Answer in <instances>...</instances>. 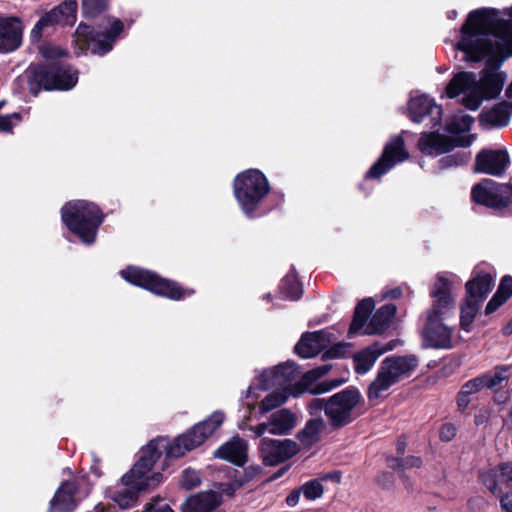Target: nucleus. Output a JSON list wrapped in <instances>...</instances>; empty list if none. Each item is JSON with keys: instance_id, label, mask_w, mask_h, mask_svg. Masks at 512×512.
<instances>
[{"instance_id": "nucleus-5", "label": "nucleus", "mask_w": 512, "mask_h": 512, "mask_svg": "<svg viewBox=\"0 0 512 512\" xmlns=\"http://www.w3.org/2000/svg\"><path fill=\"white\" fill-rule=\"evenodd\" d=\"M63 223L86 245L95 242L98 228L103 222L99 207L86 200L68 202L61 210Z\"/></svg>"}, {"instance_id": "nucleus-54", "label": "nucleus", "mask_w": 512, "mask_h": 512, "mask_svg": "<svg viewBox=\"0 0 512 512\" xmlns=\"http://www.w3.org/2000/svg\"><path fill=\"white\" fill-rule=\"evenodd\" d=\"M406 445H407L406 438L405 437L399 438V440L397 441V451H398L399 454L402 455L404 453Z\"/></svg>"}, {"instance_id": "nucleus-13", "label": "nucleus", "mask_w": 512, "mask_h": 512, "mask_svg": "<svg viewBox=\"0 0 512 512\" xmlns=\"http://www.w3.org/2000/svg\"><path fill=\"white\" fill-rule=\"evenodd\" d=\"M200 446V440H196L192 431L179 436L170 442L167 438H157L148 443L142 450L140 457H146L149 470L152 471L156 461L165 452L166 459L182 457L186 452Z\"/></svg>"}, {"instance_id": "nucleus-50", "label": "nucleus", "mask_w": 512, "mask_h": 512, "mask_svg": "<svg viewBox=\"0 0 512 512\" xmlns=\"http://www.w3.org/2000/svg\"><path fill=\"white\" fill-rule=\"evenodd\" d=\"M470 401V396L466 395L462 390H460L457 396V405L459 410L464 411L469 405Z\"/></svg>"}, {"instance_id": "nucleus-24", "label": "nucleus", "mask_w": 512, "mask_h": 512, "mask_svg": "<svg viewBox=\"0 0 512 512\" xmlns=\"http://www.w3.org/2000/svg\"><path fill=\"white\" fill-rule=\"evenodd\" d=\"M398 341L392 340L387 344L375 342L372 345L357 352L353 356L354 369L358 374H366L375 364L376 360L384 353L393 350Z\"/></svg>"}, {"instance_id": "nucleus-21", "label": "nucleus", "mask_w": 512, "mask_h": 512, "mask_svg": "<svg viewBox=\"0 0 512 512\" xmlns=\"http://www.w3.org/2000/svg\"><path fill=\"white\" fill-rule=\"evenodd\" d=\"M510 164L506 150L485 149L479 152L475 160V171L493 176H501Z\"/></svg>"}, {"instance_id": "nucleus-25", "label": "nucleus", "mask_w": 512, "mask_h": 512, "mask_svg": "<svg viewBox=\"0 0 512 512\" xmlns=\"http://www.w3.org/2000/svg\"><path fill=\"white\" fill-rule=\"evenodd\" d=\"M481 480L493 495H500L501 485L512 486V462L501 463L496 468L482 473Z\"/></svg>"}, {"instance_id": "nucleus-2", "label": "nucleus", "mask_w": 512, "mask_h": 512, "mask_svg": "<svg viewBox=\"0 0 512 512\" xmlns=\"http://www.w3.org/2000/svg\"><path fill=\"white\" fill-rule=\"evenodd\" d=\"M461 279L454 273L442 272L430 290L432 307L427 312L426 325L423 329V340L426 346L437 349L452 347L453 330L444 325L442 320L454 309V285H460Z\"/></svg>"}, {"instance_id": "nucleus-18", "label": "nucleus", "mask_w": 512, "mask_h": 512, "mask_svg": "<svg viewBox=\"0 0 512 512\" xmlns=\"http://www.w3.org/2000/svg\"><path fill=\"white\" fill-rule=\"evenodd\" d=\"M475 140V135L468 134L452 139L438 132H423L418 141L419 150L429 156H437L449 152L456 146L469 147Z\"/></svg>"}, {"instance_id": "nucleus-56", "label": "nucleus", "mask_w": 512, "mask_h": 512, "mask_svg": "<svg viewBox=\"0 0 512 512\" xmlns=\"http://www.w3.org/2000/svg\"><path fill=\"white\" fill-rule=\"evenodd\" d=\"M256 389H257L256 387L250 386V387L248 388V391H247V397H248V398H249V397L258 398V395H256V394H255V390H256Z\"/></svg>"}, {"instance_id": "nucleus-53", "label": "nucleus", "mask_w": 512, "mask_h": 512, "mask_svg": "<svg viewBox=\"0 0 512 512\" xmlns=\"http://www.w3.org/2000/svg\"><path fill=\"white\" fill-rule=\"evenodd\" d=\"M402 291L400 287L386 290L383 294V298L397 299L401 296Z\"/></svg>"}, {"instance_id": "nucleus-29", "label": "nucleus", "mask_w": 512, "mask_h": 512, "mask_svg": "<svg viewBox=\"0 0 512 512\" xmlns=\"http://www.w3.org/2000/svg\"><path fill=\"white\" fill-rule=\"evenodd\" d=\"M214 455L217 458L242 466L247 458V443L239 437H234L219 447Z\"/></svg>"}, {"instance_id": "nucleus-35", "label": "nucleus", "mask_w": 512, "mask_h": 512, "mask_svg": "<svg viewBox=\"0 0 512 512\" xmlns=\"http://www.w3.org/2000/svg\"><path fill=\"white\" fill-rule=\"evenodd\" d=\"M325 428V422L321 418H315L307 422L305 427L298 433L299 441L305 446L310 447L319 440L320 433Z\"/></svg>"}, {"instance_id": "nucleus-17", "label": "nucleus", "mask_w": 512, "mask_h": 512, "mask_svg": "<svg viewBox=\"0 0 512 512\" xmlns=\"http://www.w3.org/2000/svg\"><path fill=\"white\" fill-rule=\"evenodd\" d=\"M408 115L414 123H424L431 128L441 125L443 109L425 94L412 95L408 102Z\"/></svg>"}, {"instance_id": "nucleus-3", "label": "nucleus", "mask_w": 512, "mask_h": 512, "mask_svg": "<svg viewBox=\"0 0 512 512\" xmlns=\"http://www.w3.org/2000/svg\"><path fill=\"white\" fill-rule=\"evenodd\" d=\"M330 370L331 365H321L306 372L295 385H292V382L299 377L300 371L294 362L288 361L273 368L265 369L258 376V388L268 390L277 386L281 389H286L294 397H298L304 392H309L313 395L323 394L343 383L342 380L338 379L315 383Z\"/></svg>"}, {"instance_id": "nucleus-42", "label": "nucleus", "mask_w": 512, "mask_h": 512, "mask_svg": "<svg viewBox=\"0 0 512 512\" xmlns=\"http://www.w3.org/2000/svg\"><path fill=\"white\" fill-rule=\"evenodd\" d=\"M301 491L307 500H315L322 496L323 486L318 480H311L306 482Z\"/></svg>"}, {"instance_id": "nucleus-49", "label": "nucleus", "mask_w": 512, "mask_h": 512, "mask_svg": "<svg viewBox=\"0 0 512 512\" xmlns=\"http://www.w3.org/2000/svg\"><path fill=\"white\" fill-rule=\"evenodd\" d=\"M326 400L327 399H319V398L313 399L309 403V406H308L310 411H311V413H315V412H318V411H321V410L325 411Z\"/></svg>"}, {"instance_id": "nucleus-40", "label": "nucleus", "mask_w": 512, "mask_h": 512, "mask_svg": "<svg viewBox=\"0 0 512 512\" xmlns=\"http://www.w3.org/2000/svg\"><path fill=\"white\" fill-rule=\"evenodd\" d=\"M108 0H82L83 13L87 18H94L107 9Z\"/></svg>"}, {"instance_id": "nucleus-55", "label": "nucleus", "mask_w": 512, "mask_h": 512, "mask_svg": "<svg viewBox=\"0 0 512 512\" xmlns=\"http://www.w3.org/2000/svg\"><path fill=\"white\" fill-rule=\"evenodd\" d=\"M505 96H506L507 100L503 101V102L507 103V104H512V81L510 82V84L506 88Z\"/></svg>"}, {"instance_id": "nucleus-8", "label": "nucleus", "mask_w": 512, "mask_h": 512, "mask_svg": "<svg viewBox=\"0 0 512 512\" xmlns=\"http://www.w3.org/2000/svg\"><path fill=\"white\" fill-rule=\"evenodd\" d=\"M29 88L35 95L40 88L70 90L78 82V71L57 61L30 66L27 71Z\"/></svg>"}, {"instance_id": "nucleus-51", "label": "nucleus", "mask_w": 512, "mask_h": 512, "mask_svg": "<svg viewBox=\"0 0 512 512\" xmlns=\"http://www.w3.org/2000/svg\"><path fill=\"white\" fill-rule=\"evenodd\" d=\"M250 430L255 433L256 437H260L266 432L270 433V423L269 421L266 423H261L257 426L251 427Z\"/></svg>"}, {"instance_id": "nucleus-38", "label": "nucleus", "mask_w": 512, "mask_h": 512, "mask_svg": "<svg viewBox=\"0 0 512 512\" xmlns=\"http://www.w3.org/2000/svg\"><path fill=\"white\" fill-rule=\"evenodd\" d=\"M508 366H498L493 371L481 376L485 387L495 389L508 378Z\"/></svg>"}, {"instance_id": "nucleus-19", "label": "nucleus", "mask_w": 512, "mask_h": 512, "mask_svg": "<svg viewBox=\"0 0 512 512\" xmlns=\"http://www.w3.org/2000/svg\"><path fill=\"white\" fill-rule=\"evenodd\" d=\"M77 11L76 0H65L59 6L43 15L35 24L31 31L33 41H39L43 32L57 24L72 25L75 21Z\"/></svg>"}, {"instance_id": "nucleus-7", "label": "nucleus", "mask_w": 512, "mask_h": 512, "mask_svg": "<svg viewBox=\"0 0 512 512\" xmlns=\"http://www.w3.org/2000/svg\"><path fill=\"white\" fill-rule=\"evenodd\" d=\"M233 189L243 213L248 218H255L260 204L270 191V185L261 171L248 169L235 177Z\"/></svg>"}, {"instance_id": "nucleus-9", "label": "nucleus", "mask_w": 512, "mask_h": 512, "mask_svg": "<svg viewBox=\"0 0 512 512\" xmlns=\"http://www.w3.org/2000/svg\"><path fill=\"white\" fill-rule=\"evenodd\" d=\"M418 364L415 355L386 357L380 363L375 380L368 387L369 400L380 398L390 387L410 377Z\"/></svg>"}, {"instance_id": "nucleus-11", "label": "nucleus", "mask_w": 512, "mask_h": 512, "mask_svg": "<svg viewBox=\"0 0 512 512\" xmlns=\"http://www.w3.org/2000/svg\"><path fill=\"white\" fill-rule=\"evenodd\" d=\"M375 304L372 298L363 299L355 308L354 317L349 328L350 334L373 335L383 333L389 326L390 320L396 313L394 304H387L379 308L367 323L368 316Z\"/></svg>"}, {"instance_id": "nucleus-27", "label": "nucleus", "mask_w": 512, "mask_h": 512, "mask_svg": "<svg viewBox=\"0 0 512 512\" xmlns=\"http://www.w3.org/2000/svg\"><path fill=\"white\" fill-rule=\"evenodd\" d=\"M512 115V104L501 102L491 109L483 110L479 115V122L485 128H498L506 126Z\"/></svg>"}, {"instance_id": "nucleus-32", "label": "nucleus", "mask_w": 512, "mask_h": 512, "mask_svg": "<svg viewBox=\"0 0 512 512\" xmlns=\"http://www.w3.org/2000/svg\"><path fill=\"white\" fill-rule=\"evenodd\" d=\"M270 434L285 435L288 434L296 425V417L287 409H281L274 412L270 418Z\"/></svg>"}, {"instance_id": "nucleus-23", "label": "nucleus", "mask_w": 512, "mask_h": 512, "mask_svg": "<svg viewBox=\"0 0 512 512\" xmlns=\"http://www.w3.org/2000/svg\"><path fill=\"white\" fill-rule=\"evenodd\" d=\"M332 343L331 333L325 330L307 332L295 346V352L301 358H312Z\"/></svg>"}, {"instance_id": "nucleus-52", "label": "nucleus", "mask_w": 512, "mask_h": 512, "mask_svg": "<svg viewBox=\"0 0 512 512\" xmlns=\"http://www.w3.org/2000/svg\"><path fill=\"white\" fill-rule=\"evenodd\" d=\"M301 493V489L292 491L286 498L287 505L291 507L296 506L299 503Z\"/></svg>"}, {"instance_id": "nucleus-15", "label": "nucleus", "mask_w": 512, "mask_h": 512, "mask_svg": "<svg viewBox=\"0 0 512 512\" xmlns=\"http://www.w3.org/2000/svg\"><path fill=\"white\" fill-rule=\"evenodd\" d=\"M471 198L477 204L489 208L502 209L511 202L512 187L509 184H501L491 179H484L473 186Z\"/></svg>"}, {"instance_id": "nucleus-33", "label": "nucleus", "mask_w": 512, "mask_h": 512, "mask_svg": "<svg viewBox=\"0 0 512 512\" xmlns=\"http://www.w3.org/2000/svg\"><path fill=\"white\" fill-rule=\"evenodd\" d=\"M512 295V277L504 276L500 285L493 295L492 299L488 302L485 308V314L489 315L495 312L502 304H504Z\"/></svg>"}, {"instance_id": "nucleus-41", "label": "nucleus", "mask_w": 512, "mask_h": 512, "mask_svg": "<svg viewBox=\"0 0 512 512\" xmlns=\"http://www.w3.org/2000/svg\"><path fill=\"white\" fill-rule=\"evenodd\" d=\"M469 157H470V155L467 152H460V153L447 155L445 157H442L439 160V166H440V168L461 166L468 162Z\"/></svg>"}, {"instance_id": "nucleus-57", "label": "nucleus", "mask_w": 512, "mask_h": 512, "mask_svg": "<svg viewBox=\"0 0 512 512\" xmlns=\"http://www.w3.org/2000/svg\"><path fill=\"white\" fill-rule=\"evenodd\" d=\"M447 15H448L449 19L453 20L457 17V12L455 10H452V11H449Z\"/></svg>"}, {"instance_id": "nucleus-47", "label": "nucleus", "mask_w": 512, "mask_h": 512, "mask_svg": "<svg viewBox=\"0 0 512 512\" xmlns=\"http://www.w3.org/2000/svg\"><path fill=\"white\" fill-rule=\"evenodd\" d=\"M40 53L45 59H55L63 55V51L60 48L51 45H43L40 48Z\"/></svg>"}, {"instance_id": "nucleus-14", "label": "nucleus", "mask_w": 512, "mask_h": 512, "mask_svg": "<svg viewBox=\"0 0 512 512\" xmlns=\"http://www.w3.org/2000/svg\"><path fill=\"white\" fill-rule=\"evenodd\" d=\"M358 389L348 387L326 400L325 415L334 427H343L351 423L356 417V408L361 402Z\"/></svg>"}, {"instance_id": "nucleus-16", "label": "nucleus", "mask_w": 512, "mask_h": 512, "mask_svg": "<svg viewBox=\"0 0 512 512\" xmlns=\"http://www.w3.org/2000/svg\"><path fill=\"white\" fill-rule=\"evenodd\" d=\"M409 153L405 149V143L402 135L391 137L386 143L381 157L366 172V179H379L386 174L395 165L407 160Z\"/></svg>"}, {"instance_id": "nucleus-31", "label": "nucleus", "mask_w": 512, "mask_h": 512, "mask_svg": "<svg viewBox=\"0 0 512 512\" xmlns=\"http://www.w3.org/2000/svg\"><path fill=\"white\" fill-rule=\"evenodd\" d=\"M224 420L225 415L222 411H214L207 419L193 426L191 431L196 440H200L201 445L216 431Z\"/></svg>"}, {"instance_id": "nucleus-39", "label": "nucleus", "mask_w": 512, "mask_h": 512, "mask_svg": "<svg viewBox=\"0 0 512 512\" xmlns=\"http://www.w3.org/2000/svg\"><path fill=\"white\" fill-rule=\"evenodd\" d=\"M387 465L394 470L405 471L419 468L422 465V460L417 456H408L406 458L391 457L387 459Z\"/></svg>"}, {"instance_id": "nucleus-43", "label": "nucleus", "mask_w": 512, "mask_h": 512, "mask_svg": "<svg viewBox=\"0 0 512 512\" xmlns=\"http://www.w3.org/2000/svg\"><path fill=\"white\" fill-rule=\"evenodd\" d=\"M201 483L200 475L197 471L192 469H186L182 473V480L181 484L182 486L187 489H193L197 486H199Z\"/></svg>"}, {"instance_id": "nucleus-10", "label": "nucleus", "mask_w": 512, "mask_h": 512, "mask_svg": "<svg viewBox=\"0 0 512 512\" xmlns=\"http://www.w3.org/2000/svg\"><path fill=\"white\" fill-rule=\"evenodd\" d=\"M127 282L151 291L154 294L180 300L193 293V290L181 288L177 283L161 278L157 274L139 267H127L120 272Z\"/></svg>"}, {"instance_id": "nucleus-12", "label": "nucleus", "mask_w": 512, "mask_h": 512, "mask_svg": "<svg viewBox=\"0 0 512 512\" xmlns=\"http://www.w3.org/2000/svg\"><path fill=\"white\" fill-rule=\"evenodd\" d=\"M493 287V277L489 272H474V276L466 283L467 296L461 305L460 325L470 331L471 324L478 313L480 303Z\"/></svg>"}, {"instance_id": "nucleus-22", "label": "nucleus", "mask_w": 512, "mask_h": 512, "mask_svg": "<svg viewBox=\"0 0 512 512\" xmlns=\"http://www.w3.org/2000/svg\"><path fill=\"white\" fill-rule=\"evenodd\" d=\"M22 22L16 17H0V52H13L21 46Z\"/></svg>"}, {"instance_id": "nucleus-48", "label": "nucleus", "mask_w": 512, "mask_h": 512, "mask_svg": "<svg viewBox=\"0 0 512 512\" xmlns=\"http://www.w3.org/2000/svg\"><path fill=\"white\" fill-rule=\"evenodd\" d=\"M500 504L501 508L505 512H512V491L507 492L505 494H500Z\"/></svg>"}, {"instance_id": "nucleus-30", "label": "nucleus", "mask_w": 512, "mask_h": 512, "mask_svg": "<svg viewBox=\"0 0 512 512\" xmlns=\"http://www.w3.org/2000/svg\"><path fill=\"white\" fill-rule=\"evenodd\" d=\"M260 471L259 466H249L241 470L234 469L233 474L230 475L231 481L222 485V492L228 496H232L236 490L259 475Z\"/></svg>"}, {"instance_id": "nucleus-4", "label": "nucleus", "mask_w": 512, "mask_h": 512, "mask_svg": "<svg viewBox=\"0 0 512 512\" xmlns=\"http://www.w3.org/2000/svg\"><path fill=\"white\" fill-rule=\"evenodd\" d=\"M146 457H140L133 468L127 472L121 482L109 491V497L125 509L133 506L138 493L157 486L162 481L161 472L149 470Z\"/></svg>"}, {"instance_id": "nucleus-1", "label": "nucleus", "mask_w": 512, "mask_h": 512, "mask_svg": "<svg viewBox=\"0 0 512 512\" xmlns=\"http://www.w3.org/2000/svg\"><path fill=\"white\" fill-rule=\"evenodd\" d=\"M508 19L493 8H479L469 12L460 28L455 49L463 53L466 62L485 60L479 78L474 72L456 73L446 86V95L456 98L465 94L463 105L477 110L484 100L496 98L503 89L506 75L500 66L512 56V7Z\"/></svg>"}, {"instance_id": "nucleus-36", "label": "nucleus", "mask_w": 512, "mask_h": 512, "mask_svg": "<svg viewBox=\"0 0 512 512\" xmlns=\"http://www.w3.org/2000/svg\"><path fill=\"white\" fill-rule=\"evenodd\" d=\"M280 293L283 295L284 299L292 301L298 300L301 297L303 288L297 279V274L294 269H291L283 278L280 285Z\"/></svg>"}, {"instance_id": "nucleus-26", "label": "nucleus", "mask_w": 512, "mask_h": 512, "mask_svg": "<svg viewBox=\"0 0 512 512\" xmlns=\"http://www.w3.org/2000/svg\"><path fill=\"white\" fill-rule=\"evenodd\" d=\"M77 487L72 481H64L50 501L48 512H73L77 507Z\"/></svg>"}, {"instance_id": "nucleus-46", "label": "nucleus", "mask_w": 512, "mask_h": 512, "mask_svg": "<svg viewBox=\"0 0 512 512\" xmlns=\"http://www.w3.org/2000/svg\"><path fill=\"white\" fill-rule=\"evenodd\" d=\"M457 433L456 427L451 423H445L439 430V437L444 442L451 441Z\"/></svg>"}, {"instance_id": "nucleus-20", "label": "nucleus", "mask_w": 512, "mask_h": 512, "mask_svg": "<svg viewBox=\"0 0 512 512\" xmlns=\"http://www.w3.org/2000/svg\"><path fill=\"white\" fill-rule=\"evenodd\" d=\"M298 444L290 439L276 440L263 438L260 452L265 464L274 466L284 462L298 452Z\"/></svg>"}, {"instance_id": "nucleus-28", "label": "nucleus", "mask_w": 512, "mask_h": 512, "mask_svg": "<svg viewBox=\"0 0 512 512\" xmlns=\"http://www.w3.org/2000/svg\"><path fill=\"white\" fill-rule=\"evenodd\" d=\"M221 503V494L205 491L191 496L183 505L182 512H211Z\"/></svg>"}, {"instance_id": "nucleus-34", "label": "nucleus", "mask_w": 512, "mask_h": 512, "mask_svg": "<svg viewBox=\"0 0 512 512\" xmlns=\"http://www.w3.org/2000/svg\"><path fill=\"white\" fill-rule=\"evenodd\" d=\"M473 122L474 118L472 116L458 112L447 119L445 128L448 133L454 136L451 138L456 139L460 138L461 134L468 132Z\"/></svg>"}, {"instance_id": "nucleus-37", "label": "nucleus", "mask_w": 512, "mask_h": 512, "mask_svg": "<svg viewBox=\"0 0 512 512\" xmlns=\"http://www.w3.org/2000/svg\"><path fill=\"white\" fill-rule=\"evenodd\" d=\"M289 396L286 389H277L269 393L260 403L259 410L262 414L267 413L285 403Z\"/></svg>"}, {"instance_id": "nucleus-45", "label": "nucleus", "mask_w": 512, "mask_h": 512, "mask_svg": "<svg viewBox=\"0 0 512 512\" xmlns=\"http://www.w3.org/2000/svg\"><path fill=\"white\" fill-rule=\"evenodd\" d=\"M485 385H484V382L480 377H477V378H474L472 380H469L467 381L462 387H461V390L466 394V395H473L477 392H479L482 388H484Z\"/></svg>"}, {"instance_id": "nucleus-44", "label": "nucleus", "mask_w": 512, "mask_h": 512, "mask_svg": "<svg viewBox=\"0 0 512 512\" xmlns=\"http://www.w3.org/2000/svg\"><path fill=\"white\" fill-rule=\"evenodd\" d=\"M142 512H174V510L163 499L157 497L146 503Z\"/></svg>"}, {"instance_id": "nucleus-6", "label": "nucleus", "mask_w": 512, "mask_h": 512, "mask_svg": "<svg viewBox=\"0 0 512 512\" xmlns=\"http://www.w3.org/2000/svg\"><path fill=\"white\" fill-rule=\"evenodd\" d=\"M98 27L99 31L95 32L85 23L78 25L74 37L81 51L90 50L100 56L107 54L122 33L124 24L120 19L109 16L101 19Z\"/></svg>"}]
</instances>
